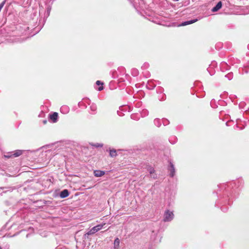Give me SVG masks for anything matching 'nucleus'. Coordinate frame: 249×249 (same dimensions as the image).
<instances>
[{"label":"nucleus","mask_w":249,"mask_h":249,"mask_svg":"<svg viewBox=\"0 0 249 249\" xmlns=\"http://www.w3.org/2000/svg\"><path fill=\"white\" fill-rule=\"evenodd\" d=\"M233 183L229 184H223L220 185V190L217 192L218 199L216 204L221 207L222 211L225 212L227 211L228 207H225L226 204L231 205L232 202L233 197L231 196V187H232Z\"/></svg>","instance_id":"obj_1"},{"label":"nucleus","mask_w":249,"mask_h":249,"mask_svg":"<svg viewBox=\"0 0 249 249\" xmlns=\"http://www.w3.org/2000/svg\"><path fill=\"white\" fill-rule=\"evenodd\" d=\"M133 7L137 10L143 9L144 8V1L143 0H128Z\"/></svg>","instance_id":"obj_2"},{"label":"nucleus","mask_w":249,"mask_h":249,"mask_svg":"<svg viewBox=\"0 0 249 249\" xmlns=\"http://www.w3.org/2000/svg\"><path fill=\"white\" fill-rule=\"evenodd\" d=\"M174 217V214L173 212L169 210H167L164 213L163 220L164 222H170L173 219Z\"/></svg>","instance_id":"obj_3"},{"label":"nucleus","mask_w":249,"mask_h":249,"mask_svg":"<svg viewBox=\"0 0 249 249\" xmlns=\"http://www.w3.org/2000/svg\"><path fill=\"white\" fill-rule=\"evenodd\" d=\"M103 227V225L102 224H99V225H97L93 227L88 232H87L85 234V237H88V236L89 235L94 234L98 231L101 230L102 229Z\"/></svg>","instance_id":"obj_4"},{"label":"nucleus","mask_w":249,"mask_h":249,"mask_svg":"<svg viewBox=\"0 0 249 249\" xmlns=\"http://www.w3.org/2000/svg\"><path fill=\"white\" fill-rule=\"evenodd\" d=\"M168 172L169 175L171 178H173L176 173V169L173 163L171 162H169V164L167 167Z\"/></svg>","instance_id":"obj_5"},{"label":"nucleus","mask_w":249,"mask_h":249,"mask_svg":"<svg viewBox=\"0 0 249 249\" xmlns=\"http://www.w3.org/2000/svg\"><path fill=\"white\" fill-rule=\"evenodd\" d=\"M230 65L231 64L229 63L228 64L227 62L223 61L220 63V67L221 71H224L229 70L230 68Z\"/></svg>","instance_id":"obj_6"},{"label":"nucleus","mask_w":249,"mask_h":249,"mask_svg":"<svg viewBox=\"0 0 249 249\" xmlns=\"http://www.w3.org/2000/svg\"><path fill=\"white\" fill-rule=\"evenodd\" d=\"M197 20H198L197 18H195V19H193L183 21L178 25V26H186L189 24L194 23L196 22Z\"/></svg>","instance_id":"obj_7"},{"label":"nucleus","mask_w":249,"mask_h":249,"mask_svg":"<svg viewBox=\"0 0 249 249\" xmlns=\"http://www.w3.org/2000/svg\"><path fill=\"white\" fill-rule=\"evenodd\" d=\"M2 189V193L3 194H6L8 192H12L14 189V187L12 186H5V187H1Z\"/></svg>","instance_id":"obj_8"},{"label":"nucleus","mask_w":249,"mask_h":249,"mask_svg":"<svg viewBox=\"0 0 249 249\" xmlns=\"http://www.w3.org/2000/svg\"><path fill=\"white\" fill-rule=\"evenodd\" d=\"M70 195V193L67 189H64L60 192L59 196L62 198H64Z\"/></svg>","instance_id":"obj_9"},{"label":"nucleus","mask_w":249,"mask_h":249,"mask_svg":"<svg viewBox=\"0 0 249 249\" xmlns=\"http://www.w3.org/2000/svg\"><path fill=\"white\" fill-rule=\"evenodd\" d=\"M58 114L57 112H53L49 115V118L53 123H56L58 120Z\"/></svg>","instance_id":"obj_10"},{"label":"nucleus","mask_w":249,"mask_h":249,"mask_svg":"<svg viewBox=\"0 0 249 249\" xmlns=\"http://www.w3.org/2000/svg\"><path fill=\"white\" fill-rule=\"evenodd\" d=\"M222 6V3L221 1H219L215 6H214L212 9L213 12H216L218 11Z\"/></svg>","instance_id":"obj_11"},{"label":"nucleus","mask_w":249,"mask_h":249,"mask_svg":"<svg viewBox=\"0 0 249 249\" xmlns=\"http://www.w3.org/2000/svg\"><path fill=\"white\" fill-rule=\"evenodd\" d=\"M147 89L152 90L156 87V85L151 81H148L146 86Z\"/></svg>","instance_id":"obj_12"},{"label":"nucleus","mask_w":249,"mask_h":249,"mask_svg":"<svg viewBox=\"0 0 249 249\" xmlns=\"http://www.w3.org/2000/svg\"><path fill=\"white\" fill-rule=\"evenodd\" d=\"M105 174V172L101 170H95L94 171V175L96 177H101L104 175Z\"/></svg>","instance_id":"obj_13"},{"label":"nucleus","mask_w":249,"mask_h":249,"mask_svg":"<svg viewBox=\"0 0 249 249\" xmlns=\"http://www.w3.org/2000/svg\"><path fill=\"white\" fill-rule=\"evenodd\" d=\"M51 9H52L51 5H46V12H45V15L47 18L49 16Z\"/></svg>","instance_id":"obj_14"},{"label":"nucleus","mask_w":249,"mask_h":249,"mask_svg":"<svg viewBox=\"0 0 249 249\" xmlns=\"http://www.w3.org/2000/svg\"><path fill=\"white\" fill-rule=\"evenodd\" d=\"M60 111L64 114H67L69 111V107L67 106H64L60 108Z\"/></svg>","instance_id":"obj_15"},{"label":"nucleus","mask_w":249,"mask_h":249,"mask_svg":"<svg viewBox=\"0 0 249 249\" xmlns=\"http://www.w3.org/2000/svg\"><path fill=\"white\" fill-rule=\"evenodd\" d=\"M228 62L230 63V64L233 66L235 64L239 63L240 62V60L236 58H231L228 61Z\"/></svg>","instance_id":"obj_16"},{"label":"nucleus","mask_w":249,"mask_h":249,"mask_svg":"<svg viewBox=\"0 0 249 249\" xmlns=\"http://www.w3.org/2000/svg\"><path fill=\"white\" fill-rule=\"evenodd\" d=\"M117 154V150L115 149H109V156L111 158H114L116 157Z\"/></svg>","instance_id":"obj_17"},{"label":"nucleus","mask_w":249,"mask_h":249,"mask_svg":"<svg viewBox=\"0 0 249 249\" xmlns=\"http://www.w3.org/2000/svg\"><path fill=\"white\" fill-rule=\"evenodd\" d=\"M23 151L20 150H17L13 153V157H18L22 154Z\"/></svg>","instance_id":"obj_18"},{"label":"nucleus","mask_w":249,"mask_h":249,"mask_svg":"<svg viewBox=\"0 0 249 249\" xmlns=\"http://www.w3.org/2000/svg\"><path fill=\"white\" fill-rule=\"evenodd\" d=\"M161 121L158 118H156L154 121V123L155 125H156L157 127H160L161 125Z\"/></svg>","instance_id":"obj_19"},{"label":"nucleus","mask_w":249,"mask_h":249,"mask_svg":"<svg viewBox=\"0 0 249 249\" xmlns=\"http://www.w3.org/2000/svg\"><path fill=\"white\" fill-rule=\"evenodd\" d=\"M131 73L132 75L135 77L138 76L139 73L138 70L136 68H133L131 70Z\"/></svg>","instance_id":"obj_20"},{"label":"nucleus","mask_w":249,"mask_h":249,"mask_svg":"<svg viewBox=\"0 0 249 249\" xmlns=\"http://www.w3.org/2000/svg\"><path fill=\"white\" fill-rule=\"evenodd\" d=\"M146 168L150 174H153V173L155 172L154 168L151 165H147Z\"/></svg>","instance_id":"obj_21"},{"label":"nucleus","mask_w":249,"mask_h":249,"mask_svg":"<svg viewBox=\"0 0 249 249\" xmlns=\"http://www.w3.org/2000/svg\"><path fill=\"white\" fill-rule=\"evenodd\" d=\"M96 84L98 86H100L101 85L100 87H99L98 89V90L99 91H101L104 88H103V83H102L101 81H99V80H97L96 82Z\"/></svg>","instance_id":"obj_22"},{"label":"nucleus","mask_w":249,"mask_h":249,"mask_svg":"<svg viewBox=\"0 0 249 249\" xmlns=\"http://www.w3.org/2000/svg\"><path fill=\"white\" fill-rule=\"evenodd\" d=\"M119 244H120V240L118 238H116L115 239L114 242V248L115 249L118 248L119 246Z\"/></svg>","instance_id":"obj_23"},{"label":"nucleus","mask_w":249,"mask_h":249,"mask_svg":"<svg viewBox=\"0 0 249 249\" xmlns=\"http://www.w3.org/2000/svg\"><path fill=\"white\" fill-rule=\"evenodd\" d=\"M225 77L229 80H231L233 78V73L232 72H229L227 74L225 75Z\"/></svg>","instance_id":"obj_24"},{"label":"nucleus","mask_w":249,"mask_h":249,"mask_svg":"<svg viewBox=\"0 0 249 249\" xmlns=\"http://www.w3.org/2000/svg\"><path fill=\"white\" fill-rule=\"evenodd\" d=\"M90 108L91 111L93 112L95 111L97 109V106L96 104L92 103L90 106Z\"/></svg>","instance_id":"obj_25"},{"label":"nucleus","mask_w":249,"mask_h":249,"mask_svg":"<svg viewBox=\"0 0 249 249\" xmlns=\"http://www.w3.org/2000/svg\"><path fill=\"white\" fill-rule=\"evenodd\" d=\"M170 142L172 144H174L177 141V138L176 137H172L169 140Z\"/></svg>","instance_id":"obj_26"},{"label":"nucleus","mask_w":249,"mask_h":249,"mask_svg":"<svg viewBox=\"0 0 249 249\" xmlns=\"http://www.w3.org/2000/svg\"><path fill=\"white\" fill-rule=\"evenodd\" d=\"M148 114V111L147 109H143L141 112V115L142 117H145Z\"/></svg>","instance_id":"obj_27"},{"label":"nucleus","mask_w":249,"mask_h":249,"mask_svg":"<svg viewBox=\"0 0 249 249\" xmlns=\"http://www.w3.org/2000/svg\"><path fill=\"white\" fill-rule=\"evenodd\" d=\"M161 122L164 126L167 125L169 124V120L165 118L162 119Z\"/></svg>","instance_id":"obj_28"},{"label":"nucleus","mask_w":249,"mask_h":249,"mask_svg":"<svg viewBox=\"0 0 249 249\" xmlns=\"http://www.w3.org/2000/svg\"><path fill=\"white\" fill-rule=\"evenodd\" d=\"M149 67V64L147 63H144L142 66V69L143 70L147 69Z\"/></svg>","instance_id":"obj_29"},{"label":"nucleus","mask_w":249,"mask_h":249,"mask_svg":"<svg viewBox=\"0 0 249 249\" xmlns=\"http://www.w3.org/2000/svg\"><path fill=\"white\" fill-rule=\"evenodd\" d=\"M4 157H5V158L8 159V158H10L11 157H13V156L12 153H9L5 155Z\"/></svg>","instance_id":"obj_30"},{"label":"nucleus","mask_w":249,"mask_h":249,"mask_svg":"<svg viewBox=\"0 0 249 249\" xmlns=\"http://www.w3.org/2000/svg\"><path fill=\"white\" fill-rule=\"evenodd\" d=\"M150 178H152L153 179L157 178V175L155 173V172H154L153 174H150Z\"/></svg>","instance_id":"obj_31"},{"label":"nucleus","mask_w":249,"mask_h":249,"mask_svg":"<svg viewBox=\"0 0 249 249\" xmlns=\"http://www.w3.org/2000/svg\"><path fill=\"white\" fill-rule=\"evenodd\" d=\"M94 146L96 147H102L103 146V144L102 143H95Z\"/></svg>","instance_id":"obj_32"},{"label":"nucleus","mask_w":249,"mask_h":249,"mask_svg":"<svg viewBox=\"0 0 249 249\" xmlns=\"http://www.w3.org/2000/svg\"><path fill=\"white\" fill-rule=\"evenodd\" d=\"M0 189H1V187H0ZM3 193H2V189H0V195H2Z\"/></svg>","instance_id":"obj_33"},{"label":"nucleus","mask_w":249,"mask_h":249,"mask_svg":"<svg viewBox=\"0 0 249 249\" xmlns=\"http://www.w3.org/2000/svg\"><path fill=\"white\" fill-rule=\"evenodd\" d=\"M47 122V121L46 120H43V123L44 124H46Z\"/></svg>","instance_id":"obj_34"},{"label":"nucleus","mask_w":249,"mask_h":249,"mask_svg":"<svg viewBox=\"0 0 249 249\" xmlns=\"http://www.w3.org/2000/svg\"><path fill=\"white\" fill-rule=\"evenodd\" d=\"M173 1H179V0H173Z\"/></svg>","instance_id":"obj_35"},{"label":"nucleus","mask_w":249,"mask_h":249,"mask_svg":"<svg viewBox=\"0 0 249 249\" xmlns=\"http://www.w3.org/2000/svg\"><path fill=\"white\" fill-rule=\"evenodd\" d=\"M239 129H243V128H242V127H240V128H239Z\"/></svg>","instance_id":"obj_36"},{"label":"nucleus","mask_w":249,"mask_h":249,"mask_svg":"<svg viewBox=\"0 0 249 249\" xmlns=\"http://www.w3.org/2000/svg\"><path fill=\"white\" fill-rule=\"evenodd\" d=\"M236 127L239 128V127L237 125H236Z\"/></svg>","instance_id":"obj_37"},{"label":"nucleus","mask_w":249,"mask_h":249,"mask_svg":"<svg viewBox=\"0 0 249 249\" xmlns=\"http://www.w3.org/2000/svg\"><path fill=\"white\" fill-rule=\"evenodd\" d=\"M0 249H1V247H0Z\"/></svg>","instance_id":"obj_38"}]
</instances>
